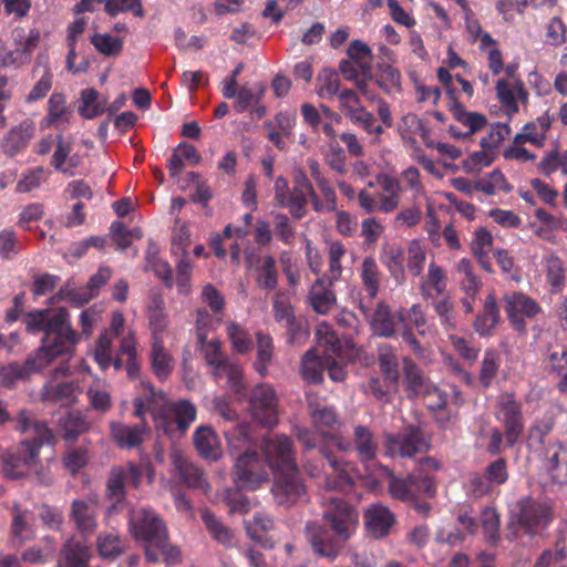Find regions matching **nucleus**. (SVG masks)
<instances>
[{"mask_svg":"<svg viewBox=\"0 0 567 567\" xmlns=\"http://www.w3.org/2000/svg\"><path fill=\"white\" fill-rule=\"evenodd\" d=\"M141 386L143 393L133 400L134 416L144 421L150 412L157 431L171 437L183 436L196 420V406L188 400L168 401L164 392L148 382Z\"/></svg>","mask_w":567,"mask_h":567,"instance_id":"f257e3e1","label":"nucleus"},{"mask_svg":"<svg viewBox=\"0 0 567 567\" xmlns=\"http://www.w3.org/2000/svg\"><path fill=\"white\" fill-rule=\"evenodd\" d=\"M17 430L22 434L31 435V439L22 441L13 453H9L3 458L2 471L11 480L29 475L38 464L41 446L53 440L52 431L47 423L37 421L27 410L19 412Z\"/></svg>","mask_w":567,"mask_h":567,"instance_id":"f03ea898","label":"nucleus"},{"mask_svg":"<svg viewBox=\"0 0 567 567\" xmlns=\"http://www.w3.org/2000/svg\"><path fill=\"white\" fill-rule=\"evenodd\" d=\"M226 439L235 460L234 482L239 489L255 491L268 482L269 475L257 452L251 449L252 436L249 425L236 424L226 430Z\"/></svg>","mask_w":567,"mask_h":567,"instance_id":"7ed1b4c3","label":"nucleus"},{"mask_svg":"<svg viewBox=\"0 0 567 567\" xmlns=\"http://www.w3.org/2000/svg\"><path fill=\"white\" fill-rule=\"evenodd\" d=\"M551 522L550 507L530 497L515 502L509 508L505 538L520 545L528 544Z\"/></svg>","mask_w":567,"mask_h":567,"instance_id":"20e7f679","label":"nucleus"},{"mask_svg":"<svg viewBox=\"0 0 567 567\" xmlns=\"http://www.w3.org/2000/svg\"><path fill=\"white\" fill-rule=\"evenodd\" d=\"M75 337H58V339L42 341V346L30 355L23 364L11 363L7 374L13 379H24L33 373H39L49 367L60 355L71 354L78 343Z\"/></svg>","mask_w":567,"mask_h":567,"instance_id":"39448f33","label":"nucleus"},{"mask_svg":"<svg viewBox=\"0 0 567 567\" xmlns=\"http://www.w3.org/2000/svg\"><path fill=\"white\" fill-rule=\"evenodd\" d=\"M23 322L30 333L44 332L42 341L58 339V337L76 336L70 324L69 313L64 308L30 311L24 316Z\"/></svg>","mask_w":567,"mask_h":567,"instance_id":"423d86ee","label":"nucleus"},{"mask_svg":"<svg viewBox=\"0 0 567 567\" xmlns=\"http://www.w3.org/2000/svg\"><path fill=\"white\" fill-rule=\"evenodd\" d=\"M323 519L331 532L340 539H350L359 524V514L354 507L340 497L322 496Z\"/></svg>","mask_w":567,"mask_h":567,"instance_id":"0eeeda50","label":"nucleus"},{"mask_svg":"<svg viewBox=\"0 0 567 567\" xmlns=\"http://www.w3.org/2000/svg\"><path fill=\"white\" fill-rule=\"evenodd\" d=\"M198 343L206 363L212 368L214 378L217 380L227 378L229 388L234 392L240 393L243 390L241 368L236 361L230 360L221 352L220 341L216 339L207 341V339H205L204 342Z\"/></svg>","mask_w":567,"mask_h":567,"instance_id":"6e6552de","label":"nucleus"},{"mask_svg":"<svg viewBox=\"0 0 567 567\" xmlns=\"http://www.w3.org/2000/svg\"><path fill=\"white\" fill-rule=\"evenodd\" d=\"M329 465L331 467V473H329L320 485L326 492H347L349 491L358 480L367 478L368 483H375L378 481L377 471L389 473L386 467L381 465L375 466V468L369 471L364 476L361 474L357 467L349 462H339L336 457L330 455H326Z\"/></svg>","mask_w":567,"mask_h":567,"instance_id":"1a4fd4ad","label":"nucleus"},{"mask_svg":"<svg viewBox=\"0 0 567 567\" xmlns=\"http://www.w3.org/2000/svg\"><path fill=\"white\" fill-rule=\"evenodd\" d=\"M249 408L251 416L265 427H274L278 421V398L269 384H258L254 388Z\"/></svg>","mask_w":567,"mask_h":567,"instance_id":"9d476101","label":"nucleus"},{"mask_svg":"<svg viewBox=\"0 0 567 567\" xmlns=\"http://www.w3.org/2000/svg\"><path fill=\"white\" fill-rule=\"evenodd\" d=\"M271 493L277 504L290 507L306 495L299 470L275 472Z\"/></svg>","mask_w":567,"mask_h":567,"instance_id":"9b49d317","label":"nucleus"},{"mask_svg":"<svg viewBox=\"0 0 567 567\" xmlns=\"http://www.w3.org/2000/svg\"><path fill=\"white\" fill-rule=\"evenodd\" d=\"M333 444L343 452L354 451L363 463H373L375 461L379 442L373 431L365 425H355L353 429L351 442L342 437H332Z\"/></svg>","mask_w":567,"mask_h":567,"instance_id":"f8f14e48","label":"nucleus"},{"mask_svg":"<svg viewBox=\"0 0 567 567\" xmlns=\"http://www.w3.org/2000/svg\"><path fill=\"white\" fill-rule=\"evenodd\" d=\"M131 532L135 538L147 543L161 544L167 533L162 519L151 509L132 511L130 517Z\"/></svg>","mask_w":567,"mask_h":567,"instance_id":"ddd939ff","label":"nucleus"},{"mask_svg":"<svg viewBox=\"0 0 567 567\" xmlns=\"http://www.w3.org/2000/svg\"><path fill=\"white\" fill-rule=\"evenodd\" d=\"M385 453L390 456L412 457L429 449L427 441L419 429L409 427L399 434H384Z\"/></svg>","mask_w":567,"mask_h":567,"instance_id":"4468645a","label":"nucleus"},{"mask_svg":"<svg viewBox=\"0 0 567 567\" xmlns=\"http://www.w3.org/2000/svg\"><path fill=\"white\" fill-rule=\"evenodd\" d=\"M261 449L272 473L298 467L292 452V443L287 436L266 437Z\"/></svg>","mask_w":567,"mask_h":567,"instance_id":"2eb2a0df","label":"nucleus"},{"mask_svg":"<svg viewBox=\"0 0 567 567\" xmlns=\"http://www.w3.org/2000/svg\"><path fill=\"white\" fill-rule=\"evenodd\" d=\"M68 372L69 368L66 365H60L59 368L54 369L52 379L45 383L42 391V400L44 402L58 404L61 406L75 402L78 395L81 393L79 383L74 381H56L59 375H65Z\"/></svg>","mask_w":567,"mask_h":567,"instance_id":"dca6fc26","label":"nucleus"},{"mask_svg":"<svg viewBox=\"0 0 567 567\" xmlns=\"http://www.w3.org/2000/svg\"><path fill=\"white\" fill-rule=\"evenodd\" d=\"M505 311L509 322L520 333L526 331L527 318H535L542 312L539 303L523 292H514L505 297Z\"/></svg>","mask_w":567,"mask_h":567,"instance_id":"f3484780","label":"nucleus"},{"mask_svg":"<svg viewBox=\"0 0 567 567\" xmlns=\"http://www.w3.org/2000/svg\"><path fill=\"white\" fill-rule=\"evenodd\" d=\"M496 416L505 425L508 445H513L523 431V421L520 406L512 394L505 393L499 396Z\"/></svg>","mask_w":567,"mask_h":567,"instance_id":"a211bd4d","label":"nucleus"},{"mask_svg":"<svg viewBox=\"0 0 567 567\" xmlns=\"http://www.w3.org/2000/svg\"><path fill=\"white\" fill-rule=\"evenodd\" d=\"M307 538L313 551L321 557L334 559L341 551L348 539H340L336 534L332 536L328 529L317 525H307Z\"/></svg>","mask_w":567,"mask_h":567,"instance_id":"6ab92c4d","label":"nucleus"},{"mask_svg":"<svg viewBox=\"0 0 567 567\" xmlns=\"http://www.w3.org/2000/svg\"><path fill=\"white\" fill-rule=\"evenodd\" d=\"M169 457L176 475L184 484L189 488L200 489L205 493L209 491V484L203 470L189 463L182 451L173 449Z\"/></svg>","mask_w":567,"mask_h":567,"instance_id":"aec40b11","label":"nucleus"},{"mask_svg":"<svg viewBox=\"0 0 567 567\" xmlns=\"http://www.w3.org/2000/svg\"><path fill=\"white\" fill-rule=\"evenodd\" d=\"M150 433V426L144 421L140 424L128 425L122 422H110L111 439L122 450H132L140 446Z\"/></svg>","mask_w":567,"mask_h":567,"instance_id":"412c9836","label":"nucleus"},{"mask_svg":"<svg viewBox=\"0 0 567 567\" xmlns=\"http://www.w3.org/2000/svg\"><path fill=\"white\" fill-rule=\"evenodd\" d=\"M377 183L381 192L377 194L378 212L390 214L394 212L401 203L402 186L400 182L388 174H379Z\"/></svg>","mask_w":567,"mask_h":567,"instance_id":"4be33fe9","label":"nucleus"},{"mask_svg":"<svg viewBox=\"0 0 567 567\" xmlns=\"http://www.w3.org/2000/svg\"><path fill=\"white\" fill-rule=\"evenodd\" d=\"M148 328L151 331V343H162L171 334L168 330V315L165 312L164 300L159 297L153 298L147 308Z\"/></svg>","mask_w":567,"mask_h":567,"instance_id":"5701e85b","label":"nucleus"},{"mask_svg":"<svg viewBox=\"0 0 567 567\" xmlns=\"http://www.w3.org/2000/svg\"><path fill=\"white\" fill-rule=\"evenodd\" d=\"M34 132V123L31 120L20 122L3 136L0 143L1 150L9 156L17 155L33 137Z\"/></svg>","mask_w":567,"mask_h":567,"instance_id":"b1692460","label":"nucleus"},{"mask_svg":"<svg viewBox=\"0 0 567 567\" xmlns=\"http://www.w3.org/2000/svg\"><path fill=\"white\" fill-rule=\"evenodd\" d=\"M97 504L94 498L75 499L70 517L82 534H92L96 528Z\"/></svg>","mask_w":567,"mask_h":567,"instance_id":"393cba45","label":"nucleus"},{"mask_svg":"<svg viewBox=\"0 0 567 567\" xmlns=\"http://www.w3.org/2000/svg\"><path fill=\"white\" fill-rule=\"evenodd\" d=\"M393 523L394 515L381 504H372L364 512L365 527L377 538L388 535Z\"/></svg>","mask_w":567,"mask_h":567,"instance_id":"a878e982","label":"nucleus"},{"mask_svg":"<svg viewBox=\"0 0 567 567\" xmlns=\"http://www.w3.org/2000/svg\"><path fill=\"white\" fill-rule=\"evenodd\" d=\"M274 193L277 204L288 208L293 217L300 219L305 216V197L296 195L293 189L290 190L288 181L285 177L278 176L275 179Z\"/></svg>","mask_w":567,"mask_h":567,"instance_id":"bb28decb","label":"nucleus"},{"mask_svg":"<svg viewBox=\"0 0 567 567\" xmlns=\"http://www.w3.org/2000/svg\"><path fill=\"white\" fill-rule=\"evenodd\" d=\"M324 277H319L311 286L308 301L310 307L318 315H327L336 305L337 298Z\"/></svg>","mask_w":567,"mask_h":567,"instance_id":"cd10ccee","label":"nucleus"},{"mask_svg":"<svg viewBox=\"0 0 567 567\" xmlns=\"http://www.w3.org/2000/svg\"><path fill=\"white\" fill-rule=\"evenodd\" d=\"M551 122L548 115L544 114L537 118L527 122L516 133L514 137L516 141H520L525 144H529L537 148H542L545 145L547 133L550 128Z\"/></svg>","mask_w":567,"mask_h":567,"instance_id":"c85d7f7f","label":"nucleus"},{"mask_svg":"<svg viewBox=\"0 0 567 567\" xmlns=\"http://www.w3.org/2000/svg\"><path fill=\"white\" fill-rule=\"evenodd\" d=\"M546 471L554 483L567 484V445L554 444L547 449Z\"/></svg>","mask_w":567,"mask_h":567,"instance_id":"c756f323","label":"nucleus"},{"mask_svg":"<svg viewBox=\"0 0 567 567\" xmlns=\"http://www.w3.org/2000/svg\"><path fill=\"white\" fill-rule=\"evenodd\" d=\"M446 274L435 261L427 266L426 274L420 279V291L425 298H435L444 293L446 289Z\"/></svg>","mask_w":567,"mask_h":567,"instance_id":"7c9ffc66","label":"nucleus"},{"mask_svg":"<svg viewBox=\"0 0 567 567\" xmlns=\"http://www.w3.org/2000/svg\"><path fill=\"white\" fill-rule=\"evenodd\" d=\"M360 309L367 317L373 332L377 336L388 338L394 334V321L390 315V308L384 301H379L375 309L370 315L362 303L360 305Z\"/></svg>","mask_w":567,"mask_h":567,"instance_id":"2f4dec72","label":"nucleus"},{"mask_svg":"<svg viewBox=\"0 0 567 567\" xmlns=\"http://www.w3.org/2000/svg\"><path fill=\"white\" fill-rule=\"evenodd\" d=\"M90 559L91 549L86 543L69 539L63 546L58 567H87Z\"/></svg>","mask_w":567,"mask_h":567,"instance_id":"473e14b6","label":"nucleus"},{"mask_svg":"<svg viewBox=\"0 0 567 567\" xmlns=\"http://www.w3.org/2000/svg\"><path fill=\"white\" fill-rule=\"evenodd\" d=\"M246 532L252 540L259 543L265 548H272L275 540L268 536L274 528V520L264 513H256L252 519L245 522Z\"/></svg>","mask_w":567,"mask_h":567,"instance_id":"72a5a7b5","label":"nucleus"},{"mask_svg":"<svg viewBox=\"0 0 567 567\" xmlns=\"http://www.w3.org/2000/svg\"><path fill=\"white\" fill-rule=\"evenodd\" d=\"M194 444L200 456L217 460L221 455L220 442L209 426H199L194 433Z\"/></svg>","mask_w":567,"mask_h":567,"instance_id":"f704fd0d","label":"nucleus"},{"mask_svg":"<svg viewBox=\"0 0 567 567\" xmlns=\"http://www.w3.org/2000/svg\"><path fill=\"white\" fill-rule=\"evenodd\" d=\"M359 276L370 299L377 298L383 275L373 257L363 258L359 268Z\"/></svg>","mask_w":567,"mask_h":567,"instance_id":"c9c22d12","label":"nucleus"},{"mask_svg":"<svg viewBox=\"0 0 567 567\" xmlns=\"http://www.w3.org/2000/svg\"><path fill=\"white\" fill-rule=\"evenodd\" d=\"M70 120V112L66 110V100L62 93L51 94L48 101V114L41 121V127L48 128L50 126H60L68 123Z\"/></svg>","mask_w":567,"mask_h":567,"instance_id":"e433bc0d","label":"nucleus"},{"mask_svg":"<svg viewBox=\"0 0 567 567\" xmlns=\"http://www.w3.org/2000/svg\"><path fill=\"white\" fill-rule=\"evenodd\" d=\"M12 513V536L21 545L34 537V530L31 525L33 515L29 509L22 508L19 505H13Z\"/></svg>","mask_w":567,"mask_h":567,"instance_id":"4c0bfd02","label":"nucleus"},{"mask_svg":"<svg viewBox=\"0 0 567 567\" xmlns=\"http://www.w3.org/2000/svg\"><path fill=\"white\" fill-rule=\"evenodd\" d=\"M256 282L259 288L274 290L278 285V270L276 259L270 255H262L257 258Z\"/></svg>","mask_w":567,"mask_h":567,"instance_id":"58836bf2","label":"nucleus"},{"mask_svg":"<svg viewBox=\"0 0 567 567\" xmlns=\"http://www.w3.org/2000/svg\"><path fill=\"white\" fill-rule=\"evenodd\" d=\"M499 321V310L496 298L489 293L484 302L483 312L476 318L474 329L480 336H488Z\"/></svg>","mask_w":567,"mask_h":567,"instance_id":"ea45409f","label":"nucleus"},{"mask_svg":"<svg viewBox=\"0 0 567 567\" xmlns=\"http://www.w3.org/2000/svg\"><path fill=\"white\" fill-rule=\"evenodd\" d=\"M310 414L318 435L333 443L332 437L336 436L330 432L339 424L334 409L330 406L317 408L312 409Z\"/></svg>","mask_w":567,"mask_h":567,"instance_id":"a19ab883","label":"nucleus"},{"mask_svg":"<svg viewBox=\"0 0 567 567\" xmlns=\"http://www.w3.org/2000/svg\"><path fill=\"white\" fill-rule=\"evenodd\" d=\"M403 329L414 327L421 336L432 333L431 327L427 324L424 311L417 303L412 305L409 309H400L396 313Z\"/></svg>","mask_w":567,"mask_h":567,"instance_id":"79ce46f5","label":"nucleus"},{"mask_svg":"<svg viewBox=\"0 0 567 567\" xmlns=\"http://www.w3.org/2000/svg\"><path fill=\"white\" fill-rule=\"evenodd\" d=\"M111 276L112 271L110 268H100L99 271L90 278L86 290L72 292L70 295V302L76 306L89 302L96 295L97 290L110 280Z\"/></svg>","mask_w":567,"mask_h":567,"instance_id":"37998d69","label":"nucleus"},{"mask_svg":"<svg viewBox=\"0 0 567 567\" xmlns=\"http://www.w3.org/2000/svg\"><path fill=\"white\" fill-rule=\"evenodd\" d=\"M326 369V357L321 355L318 349H310L306 352L301 361V373L308 382H319L322 380Z\"/></svg>","mask_w":567,"mask_h":567,"instance_id":"c03bdc74","label":"nucleus"},{"mask_svg":"<svg viewBox=\"0 0 567 567\" xmlns=\"http://www.w3.org/2000/svg\"><path fill=\"white\" fill-rule=\"evenodd\" d=\"M151 363L158 380H165L172 373L174 362L164 342L151 343Z\"/></svg>","mask_w":567,"mask_h":567,"instance_id":"a18cd8bd","label":"nucleus"},{"mask_svg":"<svg viewBox=\"0 0 567 567\" xmlns=\"http://www.w3.org/2000/svg\"><path fill=\"white\" fill-rule=\"evenodd\" d=\"M404 261L408 271L413 277H420L424 270L426 261V247L417 239L408 243L404 250Z\"/></svg>","mask_w":567,"mask_h":567,"instance_id":"49530a36","label":"nucleus"},{"mask_svg":"<svg viewBox=\"0 0 567 567\" xmlns=\"http://www.w3.org/2000/svg\"><path fill=\"white\" fill-rule=\"evenodd\" d=\"M274 313L275 318L278 322L282 323L289 331H291V334L289 337V341L291 343L300 342V339H306L308 337V333L302 331L301 329L295 328V317L292 313V308L279 299V297H276L274 299Z\"/></svg>","mask_w":567,"mask_h":567,"instance_id":"de8ad7c7","label":"nucleus"},{"mask_svg":"<svg viewBox=\"0 0 567 567\" xmlns=\"http://www.w3.org/2000/svg\"><path fill=\"white\" fill-rule=\"evenodd\" d=\"M107 100L94 89H85L81 93L79 113L85 118H94L104 113Z\"/></svg>","mask_w":567,"mask_h":567,"instance_id":"09e8293b","label":"nucleus"},{"mask_svg":"<svg viewBox=\"0 0 567 567\" xmlns=\"http://www.w3.org/2000/svg\"><path fill=\"white\" fill-rule=\"evenodd\" d=\"M451 111L455 120L467 128L464 136L473 135L476 132L481 131L487 123L486 117L477 112H468L458 104L457 102H453L451 105Z\"/></svg>","mask_w":567,"mask_h":567,"instance_id":"8fccbe9b","label":"nucleus"},{"mask_svg":"<svg viewBox=\"0 0 567 567\" xmlns=\"http://www.w3.org/2000/svg\"><path fill=\"white\" fill-rule=\"evenodd\" d=\"M316 338L318 346L324 348L322 355H334L340 360L344 359L341 352V343L328 323L321 322L318 324L316 330Z\"/></svg>","mask_w":567,"mask_h":567,"instance_id":"3c124183","label":"nucleus"},{"mask_svg":"<svg viewBox=\"0 0 567 567\" xmlns=\"http://www.w3.org/2000/svg\"><path fill=\"white\" fill-rule=\"evenodd\" d=\"M403 261L404 250L400 247H390L382 256L383 265L398 285H402L406 280Z\"/></svg>","mask_w":567,"mask_h":567,"instance_id":"603ef678","label":"nucleus"},{"mask_svg":"<svg viewBox=\"0 0 567 567\" xmlns=\"http://www.w3.org/2000/svg\"><path fill=\"white\" fill-rule=\"evenodd\" d=\"M417 477L410 475L406 478L392 477L389 483V492L392 497L403 502H415Z\"/></svg>","mask_w":567,"mask_h":567,"instance_id":"864d4df0","label":"nucleus"},{"mask_svg":"<svg viewBox=\"0 0 567 567\" xmlns=\"http://www.w3.org/2000/svg\"><path fill=\"white\" fill-rule=\"evenodd\" d=\"M340 79L336 71L326 69L321 71L317 78L316 92L319 97L331 100L334 96L339 97Z\"/></svg>","mask_w":567,"mask_h":567,"instance_id":"5fc2aeb1","label":"nucleus"},{"mask_svg":"<svg viewBox=\"0 0 567 567\" xmlns=\"http://www.w3.org/2000/svg\"><path fill=\"white\" fill-rule=\"evenodd\" d=\"M476 192L485 195H494L497 192H511L512 186L507 183L499 169H493L488 175L475 182Z\"/></svg>","mask_w":567,"mask_h":567,"instance_id":"6e6d98bb","label":"nucleus"},{"mask_svg":"<svg viewBox=\"0 0 567 567\" xmlns=\"http://www.w3.org/2000/svg\"><path fill=\"white\" fill-rule=\"evenodd\" d=\"M378 85L389 95L402 92V78L400 71L391 64L379 68Z\"/></svg>","mask_w":567,"mask_h":567,"instance_id":"4d7b16f0","label":"nucleus"},{"mask_svg":"<svg viewBox=\"0 0 567 567\" xmlns=\"http://www.w3.org/2000/svg\"><path fill=\"white\" fill-rule=\"evenodd\" d=\"M323 200H320L318 195L313 192L311 204L317 213L334 212L337 209V194L327 178L320 179L316 183Z\"/></svg>","mask_w":567,"mask_h":567,"instance_id":"13d9d810","label":"nucleus"},{"mask_svg":"<svg viewBox=\"0 0 567 567\" xmlns=\"http://www.w3.org/2000/svg\"><path fill=\"white\" fill-rule=\"evenodd\" d=\"M55 554V545L50 537H45L42 544L33 545L25 549L21 558L25 563L30 564H45Z\"/></svg>","mask_w":567,"mask_h":567,"instance_id":"bf43d9fd","label":"nucleus"},{"mask_svg":"<svg viewBox=\"0 0 567 567\" xmlns=\"http://www.w3.org/2000/svg\"><path fill=\"white\" fill-rule=\"evenodd\" d=\"M96 547L101 557L114 559L124 550V545L114 532L101 533L96 540Z\"/></svg>","mask_w":567,"mask_h":567,"instance_id":"052dcab7","label":"nucleus"},{"mask_svg":"<svg viewBox=\"0 0 567 567\" xmlns=\"http://www.w3.org/2000/svg\"><path fill=\"white\" fill-rule=\"evenodd\" d=\"M348 55L361 70L365 76H371L372 52L370 48L362 41H352L348 48Z\"/></svg>","mask_w":567,"mask_h":567,"instance_id":"680f3d73","label":"nucleus"},{"mask_svg":"<svg viewBox=\"0 0 567 567\" xmlns=\"http://www.w3.org/2000/svg\"><path fill=\"white\" fill-rule=\"evenodd\" d=\"M257 337V360L255 368L259 374L265 375L274 355L272 339L268 334L258 332Z\"/></svg>","mask_w":567,"mask_h":567,"instance_id":"e2e57ef3","label":"nucleus"},{"mask_svg":"<svg viewBox=\"0 0 567 567\" xmlns=\"http://www.w3.org/2000/svg\"><path fill=\"white\" fill-rule=\"evenodd\" d=\"M379 364L385 378L396 383L400 378L399 362L391 347L386 344L379 347Z\"/></svg>","mask_w":567,"mask_h":567,"instance_id":"0e129e2a","label":"nucleus"},{"mask_svg":"<svg viewBox=\"0 0 567 567\" xmlns=\"http://www.w3.org/2000/svg\"><path fill=\"white\" fill-rule=\"evenodd\" d=\"M227 337L231 348L237 353H245L251 349L252 341L247 330L237 322L230 321L226 326Z\"/></svg>","mask_w":567,"mask_h":567,"instance_id":"69168bd1","label":"nucleus"},{"mask_svg":"<svg viewBox=\"0 0 567 567\" xmlns=\"http://www.w3.org/2000/svg\"><path fill=\"white\" fill-rule=\"evenodd\" d=\"M61 425L64 430V437L74 440L79 434L90 429L91 422L81 412H70L61 421Z\"/></svg>","mask_w":567,"mask_h":567,"instance_id":"338daca9","label":"nucleus"},{"mask_svg":"<svg viewBox=\"0 0 567 567\" xmlns=\"http://www.w3.org/2000/svg\"><path fill=\"white\" fill-rule=\"evenodd\" d=\"M458 275L462 276L461 289L463 292L478 293L482 286L481 280L473 271V265L470 259L462 258L455 265Z\"/></svg>","mask_w":567,"mask_h":567,"instance_id":"774afa93","label":"nucleus"}]
</instances>
